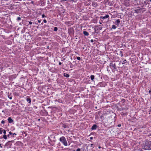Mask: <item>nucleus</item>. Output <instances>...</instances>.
Listing matches in <instances>:
<instances>
[{"label":"nucleus","instance_id":"473e14b6","mask_svg":"<svg viewBox=\"0 0 151 151\" xmlns=\"http://www.w3.org/2000/svg\"><path fill=\"white\" fill-rule=\"evenodd\" d=\"M77 59L78 60H81V58L79 57H77Z\"/></svg>","mask_w":151,"mask_h":151},{"label":"nucleus","instance_id":"4c0bfd02","mask_svg":"<svg viewBox=\"0 0 151 151\" xmlns=\"http://www.w3.org/2000/svg\"><path fill=\"white\" fill-rule=\"evenodd\" d=\"M125 100L124 99H123L121 101V102H124L125 101Z\"/></svg>","mask_w":151,"mask_h":151},{"label":"nucleus","instance_id":"6e6d98bb","mask_svg":"<svg viewBox=\"0 0 151 151\" xmlns=\"http://www.w3.org/2000/svg\"><path fill=\"white\" fill-rule=\"evenodd\" d=\"M121 56L122 57V56H123V53H122V54H121Z\"/></svg>","mask_w":151,"mask_h":151},{"label":"nucleus","instance_id":"bf43d9fd","mask_svg":"<svg viewBox=\"0 0 151 151\" xmlns=\"http://www.w3.org/2000/svg\"><path fill=\"white\" fill-rule=\"evenodd\" d=\"M51 143H52V142H50V143H50V144H51Z\"/></svg>","mask_w":151,"mask_h":151},{"label":"nucleus","instance_id":"603ef678","mask_svg":"<svg viewBox=\"0 0 151 151\" xmlns=\"http://www.w3.org/2000/svg\"><path fill=\"white\" fill-rule=\"evenodd\" d=\"M101 148V147L100 146H99V147H98V148L99 149H100V148Z\"/></svg>","mask_w":151,"mask_h":151},{"label":"nucleus","instance_id":"6e6552de","mask_svg":"<svg viewBox=\"0 0 151 151\" xmlns=\"http://www.w3.org/2000/svg\"><path fill=\"white\" fill-rule=\"evenodd\" d=\"M26 101L29 104H30L31 103V98L28 96L26 97Z\"/></svg>","mask_w":151,"mask_h":151},{"label":"nucleus","instance_id":"cd10ccee","mask_svg":"<svg viewBox=\"0 0 151 151\" xmlns=\"http://www.w3.org/2000/svg\"><path fill=\"white\" fill-rule=\"evenodd\" d=\"M58 28L56 27H55L54 28V30L55 31H57L58 30Z\"/></svg>","mask_w":151,"mask_h":151},{"label":"nucleus","instance_id":"5fc2aeb1","mask_svg":"<svg viewBox=\"0 0 151 151\" xmlns=\"http://www.w3.org/2000/svg\"><path fill=\"white\" fill-rule=\"evenodd\" d=\"M90 145L92 146H93V144H91Z\"/></svg>","mask_w":151,"mask_h":151},{"label":"nucleus","instance_id":"1a4fd4ad","mask_svg":"<svg viewBox=\"0 0 151 151\" xmlns=\"http://www.w3.org/2000/svg\"><path fill=\"white\" fill-rule=\"evenodd\" d=\"M109 17V16L108 14L105 15V16H101L100 17L101 19H106Z\"/></svg>","mask_w":151,"mask_h":151},{"label":"nucleus","instance_id":"9b49d317","mask_svg":"<svg viewBox=\"0 0 151 151\" xmlns=\"http://www.w3.org/2000/svg\"><path fill=\"white\" fill-rule=\"evenodd\" d=\"M97 127L96 125L94 124L91 127V129L92 130H96Z\"/></svg>","mask_w":151,"mask_h":151},{"label":"nucleus","instance_id":"aec40b11","mask_svg":"<svg viewBox=\"0 0 151 151\" xmlns=\"http://www.w3.org/2000/svg\"><path fill=\"white\" fill-rule=\"evenodd\" d=\"M62 127H63L64 128H68V126L66 124H63L62 125Z\"/></svg>","mask_w":151,"mask_h":151},{"label":"nucleus","instance_id":"e2e57ef3","mask_svg":"<svg viewBox=\"0 0 151 151\" xmlns=\"http://www.w3.org/2000/svg\"><path fill=\"white\" fill-rule=\"evenodd\" d=\"M84 49V47H83V49Z\"/></svg>","mask_w":151,"mask_h":151},{"label":"nucleus","instance_id":"58836bf2","mask_svg":"<svg viewBox=\"0 0 151 151\" xmlns=\"http://www.w3.org/2000/svg\"><path fill=\"white\" fill-rule=\"evenodd\" d=\"M117 126L118 127H121V124H119Z\"/></svg>","mask_w":151,"mask_h":151},{"label":"nucleus","instance_id":"e433bc0d","mask_svg":"<svg viewBox=\"0 0 151 151\" xmlns=\"http://www.w3.org/2000/svg\"><path fill=\"white\" fill-rule=\"evenodd\" d=\"M43 22L45 23H46L47 22V21L46 19H45L43 20Z\"/></svg>","mask_w":151,"mask_h":151},{"label":"nucleus","instance_id":"f257e3e1","mask_svg":"<svg viewBox=\"0 0 151 151\" xmlns=\"http://www.w3.org/2000/svg\"><path fill=\"white\" fill-rule=\"evenodd\" d=\"M145 143L142 144V148L145 150H151V141L147 139L145 140Z\"/></svg>","mask_w":151,"mask_h":151},{"label":"nucleus","instance_id":"ddd939ff","mask_svg":"<svg viewBox=\"0 0 151 151\" xmlns=\"http://www.w3.org/2000/svg\"><path fill=\"white\" fill-rule=\"evenodd\" d=\"M120 21L119 19H117L116 20V21L115 22V24L116 25H117L118 26L119 24V23L120 24Z\"/></svg>","mask_w":151,"mask_h":151},{"label":"nucleus","instance_id":"c03bdc74","mask_svg":"<svg viewBox=\"0 0 151 151\" xmlns=\"http://www.w3.org/2000/svg\"><path fill=\"white\" fill-rule=\"evenodd\" d=\"M126 110V109H125L123 108H122V109L121 110H120L121 111V110Z\"/></svg>","mask_w":151,"mask_h":151},{"label":"nucleus","instance_id":"a18cd8bd","mask_svg":"<svg viewBox=\"0 0 151 151\" xmlns=\"http://www.w3.org/2000/svg\"><path fill=\"white\" fill-rule=\"evenodd\" d=\"M90 41L91 42H93V40L92 39Z\"/></svg>","mask_w":151,"mask_h":151},{"label":"nucleus","instance_id":"ea45409f","mask_svg":"<svg viewBox=\"0 0 151 151\" xmlns=\"http://www.w3.org/2000/svg\"><path fill=\"white\" fill-rule=\"evenodd\" d=\"M32 22L31 21H29V24H32Z\"/></svg>","mask_w":151,"mask_h":151},{"label":"nucleus","instance_id":"c756f323","mask_svg":"<svg viewBox=\"0 0 151 151\" xmlns=\"http://www.w3.org/2000/svg\"><path fill=\"white\" fill-rule=\"evenodd\" d=\"M127 61L126 60H124L123 61V62H122V64H125V63H126Z\"/></svg>","mask_w":151,"mask_h":151},{"label":"nucleus","instance_id":"9d476101","mask_svg":"<svg viewBox=\"0 0 151 151\" xmlns=\"http://www.w3.org/2000/svg\"><path fill=\"white\" fill-rule=\"evenodd\" d=\"M8 121L9 123H12L14 121L13 119H12L11 117H9L8 119Z\"/></svg>","mask_w":151,"mask_h":151},{"label":"nucleus","instance_id":"864d4df0","mask_svg":"<svg viewBox=\"0 0 151 151\" xmlns=\"http://www.w3.org/2000/svg\"><path fill=\"white\" fill-rule=\"evenodd\" d=\"M9 134H8L7 135V137H9Z\"/></svg>","mask_w":151,"mask_h":151},{"label":"nucleus","instance_id":"f3484780","mask_svg":"<svg viewBox=\"0 0 151 151\" xmlns=\"http://www.w3.org/2000/svg\"><path fill=\"white\" fill-rule=\"evenodd\" d=\"M9 134L12 135V137H14V135H17V134L16 133H13L11 132H9Z\"/></svg>","mask_w":151,"mask_h":151},{"label":"nucleus","instance_id":"7ed1b4c3","mask_svg":"<svg viewBox=\"0 0 151 151\" xmlns=\"http://www.w3.org/2000/svg\"><path fill=\"white\" fill-rule=\"evenodd\" d=\"M59 140L65 146H67L68 145V143L65 138L63 136H62L60 138Z\"/></svg>","mask_w":151,"mask_h":151},{"label":"nucleus","instance_id":"5701e85b","mask_svg":"<svg viewBox=\"0 0 151 151\" xmlns=\"http://www.w3.org/2000/svg\"><path fill=\"white\" fill-rule=\"evenodd\" d=\"M84 149H82L78 148L76 149V151H84Z\"/></svg>","mask_w":151,"mask_h":151},{"label":"nucleus","instance_id":"dca6fc26","mask_svg":"<svg viewBox=\"0 0 151 151\" xmlns=\"http://www.w3.org/2000/svg\"><path fill=\"white\" fill-rule=\"evenodd\" d=\"M8 97L10 99H12V93H11L10 94L9 93L8 95Z\"/></svg>","mask_w":151,"mask_h":151},{"label":"nucleus","instance_id":"2eb2a0df","mask_svg":"<svg viewBox=\"0 0 151 151\" xmlns=\"http://www.w3.org/2000/svg\"><path fill=\"white\" fill-rule=\"evenodd\" d=\"M83 32L85 36H88L89 35L88 32L86 31H83Z\"/></svg>","mask_w":151,"mask_h":151},{"label":"nucleus","instance_id":"c85d7f7f","mask_svg":"<svg viewBox=\"0 0 151 151\" xmlns=\"http://www.w3.org/2000/svg\"><path fill=\"white\" fill-rule=\"evenodd\" d=\"M21 18L20 17H18L17 18V20L18 21H19V20H21Z\"/></svg>","mask_w":151,"mask_h":151},{"label":"nucleus","instance_id":"052dcab7","mask_svg":"<svg viewBox=\"0 0 151 151\" xmlns=\"http://www.w3.org/2000/svg\"><path fill=\"white\" fill-rule=\"evenodd\" d=\"M149 1H150V2H151V0H149Z\"/></svg>","mask_w":151,"mask_h":151},{"label":"nucleus","instance_id":"680f3d73","mask_svg":"<svg viewBox=\"0 0 151 151\" xmlns=\"http://www.w3.org/2000/svg\"><path fill=\"white\" fill-rule=\"evenodd\" d=\"M116 5V4H115L114 5L115 6Z\"/></svg>","mask_w":151,"mask_h":151},{"label":"nucleus","instance_id":"79ce46f5","mask_svg":"<svg viewBox=\"0 0 151 151\" xmlns=\"http://www.w3.org/2000/svg\"><path fill=\"white\" fill-rule=\"evenodd\" d=\"M150 94V95H151V90H149V92H148Z\"/></svg>","mask_w":151,"mask_h":151},{"label":"nucleus","instance_id":"a878e982","mask_svg":"<svg viewBox=\"0 0 151 151\" xmlns=\"http://www.w3.org/2000/svg\"><path fill=\"white\" fill-rule=\"evenodd\" d=\"M116 28V27L114 25H113L112 26V29H115Z\"/></svg>","mask_w":151,"mask_h":151},{"label":"nucleus","instance_id":"0e129e2a","mask_svg":"<svg viewBox=\"0 0 151 151\" xmlns=\"http://www.w3.org/2000/svg\"><path fill=\"white\" fill-rule=\"evenodd\" d=\"M24 1H26V0H23Z\"/></svg>","mask_w":151,"mask_h":151},{"label":"nucleus","instance_id":"a211bd4d","mask_svg":"<svg viewBox=\"0 0 151 151\" xmlns=\"http://www.w3.org/2000/svg\"><path fill=\"white\" fill-rule=\"evenodd\" d=\"M128 113L127 112H123L121 113V114L122 116H126L127 114Z\"/></svg>","mask_w":151,"mask_h":151},{"label":"nucleus","instance_id":"2f4dec72","mask_svg":"<svg viewBox=\"0 0 151 151\" xmlns=\"http://www.w3.org/2000/svg\"><path fill=\"white\" fill-rule=\"evenodd\" d=\"M3 133L4 134H6V131L5 130L3 129Z\"/></svg>","mask_w":151,"mask_h":151},{"label":"nucleus","instance_id":"412c9836","mask_svg":"<svg viewBox=\"0 0 151 151\" xmlns=\"http://www.w3.org/2000/svg\"><path fill=\"white\" fill-rule=\"evenodd\" d=\"M64 76L66 78H68L69 77V75L66 73H64Z\"/></svg>","mask_w":151,"mask_h":151},{"label":"nucleus","instance_id":"13d9d810","mask_svg":"<svg viewBox=\"0 0 151 151\" xmlns=\"http://www.w3.org/2000/svg\"><path fill=\"white\" fill-rule=\"evenodd\" d=\"M38 121H39L40 120V119H38Z\"/></svg>","mask_w":151,"mask_h":151},{"label":"nucleus","instance_id":"a19ab883","mask_svg":"<svg viewBox=\"0 0 151 151\" xmlns=\"http://www.w3.org/2000/svg\"><path fill=\"white\" fill-rule=\"evenodd\" d=\"M24 32H25V29L24 30L23 29H22V31H21V32L22 33H23Z\"/></svg>","mask_w":151,"mask_h":151},{"label":"nucleus","instance_id":"09e8293b","mask_svg":"<svg viewBox=\"0 0 151 151\" xmlns=\"http://www.w3.org/2000/svg\"><path fill=\"white\" fill-rule=\"evenodd\" d=\"M61 64H62V63H61V62H59V65H61Z\"/></svg>","mask_w":151,"mask_h":151},{"label":"nucleus","instance_id":"49530a36","mask_svg":"<svg viewBox=\"0 0 151 151\" xmlns=\"http://www.w3.org/2000/svg\"><path fill=\"white\" fill-rule=\"evenodd\" d=\"M2 144H0V147H1V148H2Z\"/></svg>","mask_w":151,"mask_h":151},{"label":"nucleus","instance_id":"0eeeda50","mask_svg":"<svg viewBox=\"0 0 151 151\" xmlns=\"http://www.w3.org/2000/svg\"><path fill=\"white\" fill-rule=\"evenodd\" d=\"M110 67H112L114 68V69H116V64L114 63L113 64L112 63H110Z\"/></svg>","mask_w":151,"mask_h":151},{"label":"nucleus","instance_id":"f8f14e48","mask_svg":"<svg viewBox=\"0 0 151 151\" xmlns=\"http://www.w3.org/2000/svg\"><path fill=\"white\" fill-rule=\"evenodd\" d=\"M65 24L66 25H68L69 26H70L73 24L71 23L70 21L65 22Z\"/></svg>","mask_w":151,"mask_h":151},{"label":"nucleus","instance_id":"4be33fe9","mask_svg":"<svg viewBox=\"0 0 151 151\" xmlns=\"http://www.w3.org/2000/svg\"><path fill=\"white\" fill-rule=\"evenodd\" d=\"M94 76L93 75H91V76H90L91 79V80H92L93 81V79H94Z\"/></svg>","mask_w":151,"mask_h":151},{"label":"nucleus","instance_id":"4468645a","mask_svg":"<svg viewBox=\"0 0 151 151\" xmlns=\"http://www.w3.org/2000/svg\"><path fill=\"white\" fill-rule=\"evenodd\" d=\"M107 2H108V4L109 6H112L113 5L114 2L112 1L111 2H109V0H107Z\"/></svg>","mask_w":151,"mask_h":151},{"label":"nucleus","instance_id":"8fccbe9b","mask_svg":"<svg viewBox=\"0 0 151 151\" xmlns=\"http://www.w3.org/2000/svg\"><path fill=\"white\" fill-rule=\"evenodd\" d=\"M144 127H144V126H142V127H140V128H144Z\"/></svg>","mask_w":151,"mask_h":151},{"label":"nucleus","instance_id":"423d86ee","mask_svg":"<svg viewBox=\"0 0 151 151\" xmlns=\"http://www.w3.org/2000/svg\"><path fill=\"white\" fill-rule=\"evenodd\" d=\"M12 143L10 141L7 142L5 145V147L7 148L10 147V146L12 145Z\"/></svg>","mask_w":151,"mask_h":151},{"label":"nucleus","instance_id":"b1692460","mask_svg":"<svg viewBox=\"0 0 151 151\" xmlns=\"http://www.w3.org/2000/svg\"><path fill=\"white\" fill-rule=\"evenodd\" d=\"M3 136L4 139H7V136L6 134H4Z\"/></svg>","mask_w":151,"mask_h":151},{"label":"nucleus","instance_id":"7c9ffc66","mask_svg":"<svg viewBox=\"0 0 151 151\" xmlns=\"http://www.w3.org/2000/svg\"><path fill=\"white\" fill-rule=\"evenodd\" d=\"M5 121L4 120H3L1 121V123L2 124H4L5 123Z\"/></svg>","mask_w":151,"mask_h":151},{"label":"nucleus","instance_id":"bb28decb","mask_svg":"<svg viewBox=\"0 0 151 151\" xmlns=\"http://www.w3.org/2000/svg\"><path fill=\"white\" fill-rule=\"evenodd\" d=\"M70 68H73V65L72 64L71 62H70Z\"/></svg>","mask_w":151,"mask_h":151},{"label":"nucleus","instance_id":"6ab92c4d","mask_svg":"<svg viewBox=\"0 0 151 151\" xmlns=\"http://www.w3.org/2000/svg\"><path fill=\"white\" fill-rule=\"evenodd\" d=\"M92 5L94 7H96L97 6V3L96 2H93L92 3Z\"/></svg>","mask_w":151,"mask_h":151},{"label":"nucleus","instance_id":"72a5a7b5","mask_svg":"<svg viewBox=\"0 0 151 151\" xmlns=\"http://www.w3.org/2000/svg\"><path fill=\"white\" fill-rule=\"evenodd\" d=\"M42 18H44V17H46L44 14H43L42 15Z\"/></svg>","mask_w":151,"mask_h":151},{"label":"nucleus","instance_id":"37998d69","mask_svg":"<svg viewBox=\"0 0 151 151\" xmlns=\"http://www.w3.org/2000/svg\"><path fill=\"white\" fill-rule=\"evenodd\" d=\"M41 20H38V22L39 23H40L41 22Z\"/></svg>","mask_w":151,"mask_h":151},{"label":"nucleus","instance_id":"f704fd0d","mask_svg":"<svg viewBox=\"0 0 151 151\" xmlns=\"http://www.w3.org/2000/svg\"><path fill=\"white\" fill-rule=\"evenodd\" d=\"M102 29V27H99L98 29H97V30H101Z\"/></svg>","mask_w":151,"mask_h":151},{"label":"nucleus","instance_id":"3c124183","mask_svg":"<svg viewBox=\"0 0 151 151\" xmlns=\"http://www.w3.org/2000/svg\"><path fill=\"white\" fill-rule=\"evenodd\" d=\"M120 54H121L122 53V51H120Z\"/></svg>","mask_w":151,"mask_h":151},{"label":"nucleus","instance_id":"20e7f679","mask_svg":"<svg viewBox=\"0 0 151 151\" xmlns=\"http://www.w3.org/2000/svg\"><path fill=\"white\" fill-rule=\"evenodd\" d=\"M68 32L70 35L73 34L74 32L73 28L72 27L69 28L68 30Z\"/></svg>","mask_w":151,"mask_h":151},{"label":"nucleus","instance_id":"4d7b16f0","mask_svg":"<svg viewBox=\"0 0 151 151\" xmlns=\"http://www.w3.org/2000/svg\"><path fill=\"white\" fill-rule=\"evenodd\" d=\"M31 3H32V4H33V1H32L31 2Z\"/></svg>","mask_w":151,"mask_h":151},{"label":"nucleus","instance_id":"f03ea898","mask_svg":"<svg viewBox=\"0 0 151 151\" xmlns=\"http://www.w3.org/2000/svg\"><path fill=\"white\" fill-rule=\"evenodd\" d=\"M49 143H50V142H52V143H51V145L53 146L54 145V142L56 141V139L54 134L51 135L50 137H48V139Z\"/></svg>","mask_w":151,"mask_h":151},{"label":"nucleus","instance_id":"39448f33","mask_svg":"<svg viewBox=\"0 0 151 151\" xmlns=\"http://www.w3.org/2000/svg\"><path fill=\"white\" fill-rule=\"evenodd\" d=\"M142 10V12H143L145 11V9L144 8H141L135 10L134 12L137 13H138L140 12Z\"/></svg>","mask_w":151,"mask_h":151},{"label":"nucleus","instance_id":"393cba45","mask_svg":"<svg viewBox=\"0 0 151 151\" xmlns=\"http://www.w3.org/2000/svg\"><path fill=\"white\" fill-rule=\"evenodd\" d=\"M3 130V129L2 128H0V134H2Z\"/></svg>","mask_w":151,"mask_h":151},{"label":"nucleus","instance_id":"de8ad7c7","mask_svg":"<svg viewBox=\"0 0 151 151\" xmlns=\"http://www.w3.org/2000/svg\"><path fill=\"white\" fill-rule=\"evenodd\" d=\"M90 139H91V140H92L93 139V137H90Z\"/></svg>","mask_w":151,"mask_h":151},{"label":"nucleus","instance_id":"c9c22d12","mask_svg":"<svg viewBox=\"0 0 151 151\" xmlns=\"http://www.w3.org/2000/svg\"><path fill=\"white\" fill-rule=\"evenodd\" d=\"M109 66H107L106 67V69H107V70L108 71H109Z\"/></svg>","mask_w":151,"mask_h":151}]
</instances>
